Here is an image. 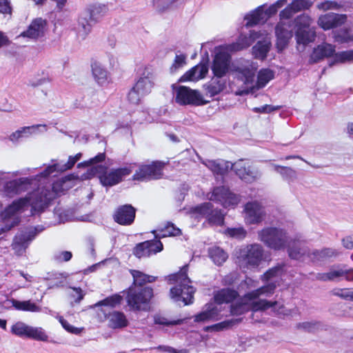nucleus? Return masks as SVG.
Masks as SVG:
<instances>
[{
    "mask_svg": "<svg viewBox=\"0 0 353 353\" xmlns=\"http://www.w3.org/2000/svg\"><path fill=\"white\" fill-rule=\"evenodd\" d=\"M209 256L213 262L219 265L223 263L228 258V254L219 247L210 248Z\"/></svg>",
    "mask_w": 353,
    "mask_h": 353,
    "instance_id": "4c0bfd02",
    "label": "nucleus"
},
{
    "mask_svg": "<svg viewBox=\"0 0 353 353\" xmlns=\"http://www.w3.org/2000/svg\"><path fill=\"white\" fill-rule=\"evenodd\" d=\"M226 234L231 237L241 239L245 237L247 232L243 228L239 227L228 228L226 230Z\"/></svg>",
    "mask_w": 353,
    "mask_h": 353,
    "instance_id": "5fc2aeb1",
    "label": "nucleus"
},
{
    "mask_svg": "<svg viewBox=\"0 0 353 353\" xmlns=\"http://www.w3.org/2000/svg\"><path fill=\"white\" fill-rule=\"evenodd\" d=\"M28 337L41 341H47L48 339V335L41 327L32 326H30Z\"/></svg>",
    "mask_w": 353,
    "mask_h": 353,
    "instance_id": "a18cd8bd",
    "label": "nucleus"
},
{
    "mask_svg": "<svg viewBox=\"0 0 353 353\" xmlns=\"http://www.w3.org/2000/svg\"><path fill=\"white\" fill-rule=\"evenodd\" d=\"M154 322L156 324L169 325L178 324L180 321H170L163 316L157 315L154 316Z\"/></svg>",
    "mask_w": 353,
    "mask_h": 353,
    "instance_id": "69168bd1",
    "label": "nucleus"
},
{
    "mask_svg": "<svg viewBox=\"0 0 353 353\" xmlns=\"http://www.w3.org/2000/svg\"><path fill=\"white\" fill-rule=\"evenodd\" d=\"M155 236L163 238L168 236H178L181 234L179 228L174 227L173 224H168L164 229L154 232Z\"/></svg>",
    "mask_w": 353,
    "mask_h": 353,
    "instance_id": "79ce46f5",
    "label": "nucleus"
},
{
    "mask_svg": "<svg viewBox=\"0 0 353 353\" xmlns=\"http://www.w3.org/2000/svg\"><path fill=\"white\" fill-rule=\"evenodd\" d=\"M295 37L298 44L305 46L313 42L316 38L315 28H310L313 19L303 13L294 18Z\"/></svg>",
    "mask_w": 353,
    "mask_h": 353,
    "instance_id": "1a4fd4ad",
    "label": "nucleus"
},
{
    "mask_svg": "<svg viewBox=\"0 0 353 353\" xmlns=\"http://www.w3.org/2000/svg\"><path fill=\"white\" fill-rule=\"evenodd\" d=\"M38 127L39 125L23 127L10 134L8 139L10 141L13 143L17 142L21 139L24 137H28L32 134H34L36 132V130Z\"/></svg>",
    "mask_w": 353,
    "mask_h": 353,
    "instance_id": "f704fd0d",
    "label": "nucleus"
},
{
    "mask_svg": "<svg viewBox=\"0 0 353 353\" xmlns=\"http://www.w3.org/2000/svg\"><path fill=\"white\" fill-rule=\"evenodd\" d=\"M11 12L12 7L10 0H0V12L10 14Z\"/></svg>",
    "mask_w": 353,
    "mask_h": 353,
    "instance_id": "0e129e2a",
    "label": "nucleus"
},
{
    "mask_svg": "<svg viewBox=\"0 0 353 353\" xmlns=\"http://www.w3.org/2000/svg\"><path fill=\"white\" fill-rule=\"evenodd\" d=\"M207 198L220 203L224 208H234L240 202V197L225 187H218L208 193Z\"/></svg>",
    "mask_w": 353,
    "mask_h": 353,
    "instance_id": "4468645a",
    "label": "nucleus"
},
{
    "mask_svg": "<svg viewBox=\"0 0 353 353\" xmlns=\"http://www.w3.org/2000/svg\"><path fill=\"white\" fill-rule=\"evenodd\" d=\"M165 163L162 161H153L150 164L141 165L139 171H137L134 176H151L163 174V170Z\"/></svg>",
    "mask_w": 353,
    "mask_h": 353,
    "instance_id": "393cba45",
    "label": "nucleus"
},
{
    "mask_svg": "<svg viewBox=\"0 0 353 353\" xmlns=\"http://www.w3.org/2000/svg\"><path fill=\"white\" fill-rule=\"evenodd\" d=\"M108 326L112 329H121L125 327L128 324V321L125 315L121 312L114 311L107 316Z\"/></svg>",
    "mask_w": 353,
    "mask_h": 353,
    "instance_id": "473e14b6",
    "label": "nucleus"
},
{
    "mask_svg": "<svg viewBox=\"0 0 353 353\" xmlns=\"http://www.w3.org/2000/svg\"><path fill=\"white\" fill-rule=\"evenodd\" d=\"M132 275L134 279V283L136 285H142L146 283H152L156 280V277L150 275H147L138 270H132Z\"/></svg>",
    "mask_w": 353,
    "mask_h": 353,
    "instance_id": "58836bf2",
    "label": "nucleus"
},
{
    "mask_svg": "<svg viewBox=\"0 0 353 353\" xmlns=\"http://www.w3.org/2000/svg\"><path fill=\"white\" fill-rule=\"evenodd\" d=\"M18 246L20 247V249H19V252L21 251V250H24L25 248H26V246L24 245V243L22 242V239L19 240V237L16 236V238L14 239V243H13V248L14 250H17V247Z\"/></svg>",
    "mask_w": 353,
    "mask_h": 353,
    "instance_id": "774afa93",
    "label": "nucleus"
},
{
    "mask_svg": "<svg viewBox=\"0 0 353 353\" xmlns=\"http://www.w3.org/2000/svg\"><path fill=\"white\" fill-rule=\"evenodd\" d=\"M263 35L261 31H251L249 36L241 34L235 43L224 46L232 53L248 48L256 39Z\"/></svg>",
    "mask_w": 353,
    "mask_h": 353,
    "instance_id": "aec40b11",
    "label": "nucleus"
},
{
    "mask_svg": "<svg viewBox=\"0 0 353 353\" xmlns=\"http://www.w3.org/2000/svg\"><path fill=\"white\" fill-rule=\"evenodd\" d=\"M244 220L246 224H259L265 219L266 213L262 205L257 201L247 203L243 210Z\"/></svg>",
    "mask_w": 353,
    "mask_h": 353,
    "instance_id": "2eb2a0df",
    "label": "nucleus"
},
{
    "mask_svg": "<svg viewBox=\"0 0 353 353\" xmlns=\"http://www.w3.org/2000/svg\"><path fill=\"white\" fill-rule=\"evenodd\" d=\"M212 205L205 203L193 208L191 211L192 216L196 218L207 216L210 223L221 225L223 223L224 216L220 210H212Z\"/></svg>",
    "mask_w": 353,
    "mask_h": 353,
    "instance_id": "dca6fc26",
    "label": "nucleus"
},
{
    "mask_svg": "<svg viewBox=\"0 0 353 353\" xmlns=\"http://www.w3.org/2000/svg\"><path fill=\"white\" fill-rule=\"evenodd\" d=\"M334 294L343 299L352 301L351 288L336 289Z\"/></svg>",
    "mask_w": 353,
    "mask_h": 353,
    "instance_id": "052dcab7",
    "label": "nucleus"
},
{
    "mask_svg": "<svg viewBox=\"0 0 353 353\" xmlns=\"http://www.w3.org/2000/svg\"><path fill=\"white\" fill-rule=\"evenodd\" d=\"M13 306L19 310L30 311V312H39L40 307L35 303L30 302V301H19L14 300L12 301Z\"/></svg>",
    "mask_w": 353,
    "mask_h": 353,
    "instance_id": "37998d69",
    "label": "nucleus"
},
{
    "mask_svg": "<svg viewBox=\"0 0 353 353\" xmlns=\"http://www.w3.org/2000/svg\"><path fill=\"white\" fill-rule=\"evenodd\" d=\"M72 292L70 293L72 302L79 303L84 296L82 290L79 288H71Z\"/></svg>",
    "mask_w": 353,
    "mask_h": 353,
    "instance_id": "bf43d9fd",
    "label": "nucleus"
},
{
    "mask_svg": "<svg viewBox=\"0 0 353 353\" xmlns=\"http://www.w3.org/2000/svg\"><path fill=\"white\" fill-rule=\"evenodd\" d=\"M50 81V79L48 74H43L41 77H34L30 80L29 85L32 87H37Z\"/></svg>",
    "mask_w": 353,
    "mask_h": 353,
    "instance_id": "13d9d810",
    "label": "nucleus"
},
{
    "mask_svg": "<svg viewBox=\"0 0 353 353\" xmlns=\"http://www.w3.org/2000/svg\"><path fill=\"white\" fill-rule=\"evenodd\" d=\"M208 72V67L205 64H198L187 71L180 79L182 82L197 81L204 78Z\"/></svg>",
    "mask_w": 353,
    "mask_h": 353,
    "instance_id": "cd10ccee",
    "label": "nucleus"
},
{
    "mask_svg": "<svg viewBox=\"0 0 353 353\" xmlns=\"http://www.w3.org/2000/svg\"><path fill=\"white\" fill-rule=\"evenodd\" d=\"M30 325L22 322H17L11 327V332L21 337H28Z\"/></svg>",
    "mask_w": 353,
    "mask_h": 353,
    "instance_id": "09e8293b",
    "label": "nucleus"
},
{
    "mask_svg": "<svg viewBox=\"0 0 353 353\" xmlns=\"http://www.w3.org/2000/svg\"><path fill=\"white\" fill-rule=\"evenodd\" d=\"M352 61H353V50L336 53L334 57V63H344Z\"/></svg>",
    "mask_w": 353,
    "mask_h": 353,
    "instance_id": "3c124183",
    "label": "nucleus"
},
{
    "mask_svg": "<svg viewBox=\"0 0 353 353\" xmlns=\"http://www.w3.org/2000/svg\"><path fill=\"white\" fill-rule=\"evenodd\" d=\"M219 79V78L212 79V82L208 86V92L211 96H214L220 93L225 88V81Z\"/></svg>",
    "mask_w": 353,
    "mask_h": 353,
    "instance_id": "49530a36",
    "label": "nucleus"
},
{
    "mask_svg": "<svg viewBox=\"0 0 353 353\" xmlns=\"http://www.w3.org/2000/svg\"><path fill=\"white\" fill-rule=\"evenodd\" d=\"M175 101L180 105H201L208 103L201 94L186 86H179L175 90Z\"/></svg>",
    "mask_w": 353,
    "mask_h": 353,
    "instance_id": "ddd939ff",
    "label": "nucleus"
},
{
    "mask_svg": "<svg viewBox=\"0 0 353 353\" xmlns=\"http://www.w3.org/2000/svg\"><path fill=\"white\" fill-rule=\"evenodd\" d=\"M221 305H216L215 303L206 305L205 308L199 314L195 316L196 322H208L217 321L223 316L220 314Z\"/></svg>",
    "mask_w": 353,
    "mask_h": 353,
    "instance_id": "5701e85b",
    "label": "nucleus"
},
{
    "mask_svg": "<svg viewBox=\"0 0 353 353\" xmlns=\"http://www.w3.org/2000/svg\"><path fill=\"white\" fill-rule=\"evenodd\" d=\"M154 86L152 74L147 71L143 74L134 85L137 90L144 97L149 94Z\"/></svg>",
    "mask_w": 353,
    "mask_h": 353,
    "instance_id": "7c9ffc66",
    "label": "nucleus"
},
{
    "mask_svg": "<svg viewBox=\"0 0 353 353\" xmlns=\"http://www.w3.org/2000/svg\"><path fill=\"white\" fill-rule=\"evenodd\" d=\"M82 157V153L79 152L73 156H70L66 163L62 161L54 163L48 166L44 172L41 175H36V176H48L54 172L61 174L68 170H70L74 164L79 161Z\"/></svg>",
    "mask_w": 353,
    "mask_h": 353,
    "instance_id": "6ab92c4d",
    "label": "nucleus"
},
{
    "mask_svg": "<svg viewBox=\"0 0 353 353\" xmlns=\"http://www.w3.org/2000/svg\"><path fill=\"white\" fill-rule=\"evenodd\" d=\"M202 163L209 168L214 174L217 175L227 174L229 170H232L238 176H245L250 175V171L247 170L245 163L240 160L234 164L230 161L222 159L219 160H206Z\"/></svg>",
    "mask_w": 353,
    "mask_h": 353,
    "instance_id": "9d476101",
    "label": "nucleus"
},
{
    "mask_svg": "<svg viewBox=\"0 0 353 353\" xmlns=\"http://www.w3.org/2000/svg\"><path fill=\"white\" fill-rule=\"evenodd\" d=\"M186 56L183 54H176L174 62L170 67L171 72H175L177 70L183 67L186 64Z\"/></svg>",
    "mask_w": 353,
    "mask_h": 353,
    "instance_id": "603ef678",
    "label": "nucleus"
},
{
    "mask_svg": "<svg viewBox=\"0 0 353 353\" xmlns=\"http://www.w3.org/2000/svg\"><path fill=\"white\" fill-rule=\"evenodd\" d=\"M263 39L261 41H259L253 47H252V54L255 59L259 60H264L268 55V53L270 50L272 44L270 38L268 37L267 34H264L261 37Z\"/></svg>",
    "mask_w": 353,
    "mask_h": 353,
    "instance_id": "bb28decb",
    "label": "nucleus"
},
{
    "mask_svg": "<svg viewBox=\"0 0 353 353\" xmlns=\"http://www.w3.org/2000/svg\"><path fill=\"white\" fill-rule=\"evenodd\" d=\"M59 322L61 324L62 327L68 332L75 334L79 335L83 330V327H77L71 324H70L66 320H65L63 317L59 318Z\"/></svg>",
    "mask_w": 353,
    "mask_h": 353,
    "instance_id": "864d4df0",
    "label": "nucleus"
},
{
    "mask_svg": "<svg viewBox=\"0 0 353 353\" xmlns=\"http://www.w3.org/2000/svg\"><path fill=\"white\" fill-rule=\"evenodd\" d=\"M338 252L333 248H325L312 252L310 257L312 260H321L336 256Z\"/></svg>",
    "mask_w": 353,
    "mask_h": 353,
    "instance_id": "a19ab883",
    "label": "nucleus"
},
{
    "mask_svg": "<svg viewBox=\"0 0 353 353\" xmlns=\"http://www.w3.org/2000/svg\"><path fill=\"white\" fill-rule=\"evenodd\" d=\"M88 17H93V14L90 9L85 10L81 14L75 27L77 35L81 39H84L91 30V25L88 21Z\"/></svg>",
    "mask_w": 353,
    "mask_h": 353,
    "instance_id": "a878e982",
    "label": "nucleus"
},
{
    "mask_svg": "<svg viewBox=\"0 0 353 353\" xmlns=\"http://www.w3.org/2000/svg\"><path fill=\"white\" fill-rule=\"evenodd\" d=\"M100 183L105 187H110L121 182V178H99Z\"/></svg>",
    "mask_w": 353,
    "mask_h": 353,
    "instance_id": "e2e57ef3",
    "label": "nucleus"
},
{
    "mask_svg": "<svg viewBox=\"0 0 353 353\" xmlns=\"http://www.w3.org/2000/svg\"><path fill=\"white\" fill-rule=\"evenodd\" d=\"M231 52L224 46L216 47L212 65V71L216 78L226 75L230 68Z\"/></svg>",
    "mask_w": 353,
    "mask_h": 353,
    "instance_id": "f8f14e48",
    "label": "nucleus"
},
{
    "mask_svg": "<svg viewBox=\"0 0 353 353\" xmlns=\"http://www.w3.org/2000/svg\"><path fill=\"white\" fill-rule=\"evenodd\" d=\"M134 216L135 209L132 205H125L118 209L114 219L119 224L129 225L133 222Z\"/></svg>",
    "mask_w": 353,
    "mask_h": 353,
    "instance_id": "c756f323",
    "label": "nucleus"
},
{
    "mask_svg": "<svg viewBox=\"0 0 353 353\" xmlns=\"http://www.w3.org/2000/svg\"><path fill=\"white\" fill-rule=\"evenodd\" d=\"M335 46L327 43H323L319 45L314 49L311 57L314 61H317L323 58L329 57L335 54Z\"/></svg>",
    "mask_w": 353,
    "mask_h": 353,
    "instance_id": "2f4dec72",
    "label": "nucleus"
},
{
    "mask_svg": "<svg viewBox=\"0 0 353 353\" xmlns=\"http://www.w3.org/2000/svg\"><path fill=\"white\" fill-rule=\"evenodd\" d=\"M238 292L230 288L223 289L217 292L214 295V299L216 305H221L223 303H229L236 299Z\"/></svg>",
    "mask_w": 353,
    "mask_h": 353,
    "instance_id": "72a5a7b5",
    "label": "nucleus"
},
{
    "mask_svg": "<svg viewBox=\"0 0 353 353\" xmlns=\"http://www.w3.org/2000/svg\"><path fill=\"white\" fill-rule=\"evenodd\" d=\"M259 239L274 250L286 249L292 240L285 230L276 228H263L259 232Z\"/></svg>",
    "mask_w": 353,
    "mask_h": 353,
    "instance_id": "423d86ee",
    "label": "nucleus"
},
{
    "mask_svg": "<svg viewBox=\"0 0 353 353\" xmlns=\"http://www.w3.org/2000/svg\"><path fill=\"white\" fill-rule=\"evenodd\" d=\"M312 4L311 0H293L289 4L287 3L285 8L279 12V21L275 27L276 48L279 51L286 48L292 37L290 19L296 13L308 10Z\"/></svg>",
    "mask_w": 353,
    "mask_h": 353,
    "instance_id": "20e7f679",
    "label": "nucleus"
},
{
    "mask_svg": "<svg viewBox=\"0 0 353 353\" xmlns=\"http://www.w3.org/2000/svg\"><path fill=\"white\" fill-rule=\"evenodd\" d=\"M32 183V179H14L6 183L5 189L8 194H19L28 190V186L30 185Z\"/></svg>",
    "mask_w": 353,
    "mask_h": 353,
    "instance_id": "c85d7f7f",
    "label": "nucleus"
},
{
    "mask_svg": "<svg viewBox=\"0 0 353 353\" xmlns=\"http://www.w3.org/2000/svg\"><path fill=\"white\" fill-rule=\"evenodd\" d=\"M163 250V244L161 241H145L139 244L134 250V254L138 258L149 256Z\"/></svg>",
    "mask_w": 353,
    "mask_h": 353,
    "instance_id": "b1692460",
    "label": "nucleus"
},
{
    "mask_svg": "<svg viewBox=\"0 0 353 353\" xmlns=\"http://www.w3.org/2000/svg\"><path fill=\"white\" fill-rule=\"evenodd\" d=\"M143 97L144 95L141 94L140 92L137 90L134 86L129 92L128 97L130 103L133 104H138Z\"/></svg>",
    "mask_w": 353,
    "mask_h": 353,
    "instance_id": "4d7b16f0",
    "label": "nucleus"
},
{
    "mask_svg": "<svg viewBox=\"0 0 353 353\" xmlns=\"http://www.w3.org/2000/svg\"><path fill=\"white\" fill-rule=\"evenodd\" d=\"M76 178H59L52 185L39 187L37 190L25 198L14 201L2 213L1 216L6 225L1 231L10 230L19 222V214L24 212L29 206L34 211L42 210L47 207L55 195L68 189Z\"/></svg>",
    "mask_w": 353,
    "mask_h": 353,
    "instance_id": "f257e3e1",
    "label": "nucleus"
},
{
    "mask_svg": "<svg viewBox=\"0 0 353 353\" xmlns=\"http://www.w3.org/2000/svg\"><path fill=\"white\" fill-rule=\"evenodd\" d=\"M257 69V63L250 60H243L237 65H232L231 70L234 72V77L237 81L242 83L241 88L236 92V95L248 94L254 88H262L273 79V71L270 69H262L259 72L257 81L254 84V79Z\"/></svg>",
    "mask_w": 353,
    "mask_h": 353,
    "instance_id": "7ed1b4c3",
    "label": "nucleus"
},
{
    "mask_svg": "<svg viewBox=\"0 0 353 353\" xmlns=\"http://www.w3.org/2000/svg\"><path fill=\"white\" fill-rule=\"evenodd\" d=\"M152 296V288H145L139 291L130 288L128 292V305L133 310L146 311L150 308V302Z\"/></svg>",
    "mask_w": 353,
    "mask_h": 353,
    "instance_id": "9b49d317",
    "label": "nucleus"
},
{
    "mask_svg": "<svg viewBox=\"0 0 353 353\" xmlns=\"http://www.w3.org/2000/svg\"><path fill=\"white\" fill-rule=\"evenodd\" d=\"M169 283L174 285L170 289V297L175 301H181L185 305L192 303L194 289L187 276V267H183L178 273L168 276Z\"/></svg>",
    "mask_w": 353,
    "mask_h": 353,
    "instance_id": "39448f33",
    "label": "nucleus"
},
{
    "mask_svg": "<svg viewBox=\"0 0 353 353\" xmlns=\"http://www.w3.org/2000/svg\"><path fill=\"white\" fill-rule=\"evenodd\" d=\"M344 277L347 281H353V269L344 267H335L329 272L319 274L317 278L322 281H334Z\"/></svg>",
    "mask_w": 353,
    "mask_h": 353,
    "instance_id": "412c9836",
    "label": "nucleus"
},
{
    "mask_svg": "<svg viewBox=\"0 0 353 353\" xmlns=\"http://www.w3.org/2000/svg\"><path fill=\"white\" fill-rule=\"evenodd\" d=\"M334 38L340 43L353 41V34L350 28H344L334 32Z\"/></svg>",
    "mask_w": 353,
    "mask_h": 353,
    "instance_id": "e433bc0d",
    "label": "nucleus"
},
{
    "mask_svg": "<svg viewBox=\"0 0 353 353\" xmlns=\"http://www.w3.org/2000/svg\"><path fill=\"white\" fill-rule=\"evenodd\" d=\"M46 21L41 18L34 19L29 25L28 29L23 31L20 36L32 39H37L44 35L46 30Z\"/></svg>",
    "mask_w": 353,
    "mask_h": 353,
    "instance_id": "4be33fe9",
    "label": "nucleus"
},
{
    "mask_svg": "<svg viewBox=\"0 0 353 353\" xmlns=\"http://www.w3.org/2000/svg\"><path fill=\"white\" fill-rule=\"evenodd\" d=\"M263 255V249L259 244L246 245L236 252L237 262L243 269H253L261 263Z\"/></svg>",
    "mask_w": 353,
    "mask_h": 353,
    "instance_id": "6e6552de",
    "label": "nucleus"
},
{
    "mask_svg": "<svg viewBox=\"0 0 353 353\" xmlns=\"http://www.w3.org/2000/svg\"><path fill=\"white\" fill-rule=\"evenodd\" d=\"M92 71L93 76L99 83L103 84L108 79V72L101 63L98 61L92 63Z\"/></svg>",
    "mask_w": 353,
    "mask_h": 353,
    "instance_id": "c9c22d12",
    "label": "nucleus"
},
{
    "mask_svg": "<svg viewBox=\"0 0 353 353\" xmlns=\"http://www.w3.org/2000/svg\"><path fill=\"white\" fill-rule=\"evenodd\" d=\"M289 256L294 259H299L305 254V250L301 247L299 242L292 240L290 246L287 248Z\"/></svg>",
    "mask_w": 353,
    "mask_h": 353,
    "instance_id": "ea45409f",
    "label": "nucleus"
},
{
    "mask_svg": "<svg viewBox=\"0 0 353 353\" xmlns=\"http://www.w3.org/2000/svg\"><path fill=\"white\" fill-rule=\"evenodd\" d=\"M105 159L104 152L99 153L97 156L77 164L79 169H86L90 171V175L92 176H103L106 173L107 168L104 165H98Z\"/></svg>",
    "mask_w": 353,
    "mask_h": 353,
    "instance_id": "f3484780",
    "label": "nucleus"
},
{
    "mask_svg": "<svg viewBox=\"0 0 353 353\" xmlns=\"http://www.w3.org/2000/svg\"><path fill=\"white\" fill-rule=\"evenodd\" d=\"M342 245L343 246L348 250L353 249V236H345L342 239Z\"/></svg>",
    "mask_w": 353,
    "mask_h": 353,
    "instance_id": "338daca9",
    "label": "nucleus"
},
{
    "mask_svg": "<svg viewBox=\"0 0 353 353\" xmlns=\"http://www.w3.org/2000/svg\"><path fill=\"white\" fill-rule=\"evenodd\" d=\"M287 1L288 0H277L266 8H265V4L258 6L245 15V26L252 27L260 23H265L268 19L276 14L278 10L287 3Z\"/></svg>",
    "mask_w": 353,
    "mask_h": 353,
    "instance_id": "0eeeda50",
    "label": "nucleus"
},
{
    "mask_svg": "<svg viewBox=\"0 0 353 353\" xmlns=\"http://www.w3.org/2000/svg\"><path fill=\"white\" fill-rule=\"evenodd\" d=\"M135 167L136 163L125 164L119 168L113 170L111 173V176H124L130 175Z\"/></svg>",
    "mask_w": 353,
    "mask_h": 353,
    "instance_id": "de8ad7c7",
    "label": "nucleus"
},
{
    "mask_svg": "<svg viewBox=\"0 0 353 353\" xmlns=\"http://www.w3.org/2000/svg\"><path fill=\"white\" fill-rule=\"evenodd\" d=\"M283 268L282 265H278L268 270L261 276L263 281H269L282 275Z\"/></svg>",
    "mask_w": 353,
    "mask_h": 353,
    "instance_id": "c03bdc74",
    "label": "nucleus"
},
{
    "mask_svg": "<svg viewBox=\"0 0 353 353\" xmlns=\"http://www.w3.org/2000/svg\"><path fill=\"white\" fill-rule=\"evenodd\" d=\"M316 7L319 10L326 11L329 10H337L340 8V5L334 1H325L317 4Z\"/></svg>",
    "mask_w": 353,
    "mask_h": 353,
    "instance_id": "6e6d98bb",
    "label": "nucleus"
},
{
    "mask_svg": "<svg viewBox=\"0 0 353 353\" xmlns=\"http://www.w3.org/2000/svg\"><path fill=\"white\" fill-rule=\"evenodd\" d=\"M258 282L251 278H246L239 287V290L248 292L236 303L231 306L230 312L233 315H240L250 310L264 311L272 308V311L279 314H285L283 310V305L277 301H270L261 297H269L274 293L276 284L270 282L268 284L256 288Z\"/></svg>",
    "mask_w": 353,
    "mask_h": 353,
    "instance_id": "f03ea898",
    "label": "nucleus"
},
{
    "mask_svg": "<svg viewBox=\"0 0 353 353\" xmlns=\"http://www.w3.org/2000/svg\"><path fill=\"white\" fill-rule=\"evenodd\" d=\"M347 21L346 14L329 12L319 16L317 24L324 30H329L344 24Z\"/></svg>",
    "mask_w": 353,
    "mask_h": 353,
    "instance_id": "a211bd4d",
    "label": "nucleus"
},
{
    "mask_svg": "<svg viewBox=\"0 0 353 353\" xmlns=\"http://www.w3.org/2000/svg\"><path fill=\"white\" fill-rule=\"evenodd\" d=\"M319 324L316 322L305 321L299 324V327L307 332H313L319 328Z\"/></svg>",
    "mask_w": 353,
    "mask_h": 353,
    "instance_id": "680f3d73",
    "label": "nucleus"
},
{
    "mask_svg": "<svg viewBox=\"0 0 353 353\" xmlns=\"http://www.w3.org/2000/svg\"><path fill=\"white\" fill-rule=\"evenodd\" d=\"M122 298L121 296L115 294L111 296H109L106 299H105L103 301H99L95 304L94 306H109L111 307H114L117 305H119L121 302Z\"/></svg>",
    "mask_w": 353,
    "mask_h": 353,
    "instance_id": "8fccbe9b",
    "label": "nucleus"
}]
</instances>
